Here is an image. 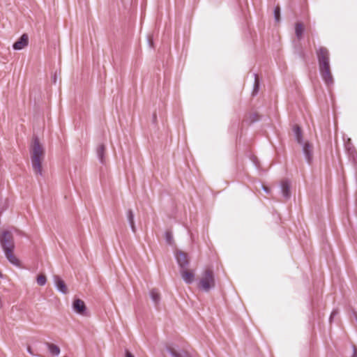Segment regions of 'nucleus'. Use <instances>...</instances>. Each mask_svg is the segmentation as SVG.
Listing matches in <instances>:
<instances>
[{"instance_id":"obj_1","label":"nucleus","mask_w":357,"mask_h":357,"mask_svg":"<svg viewBox=\"0 0 357 357\" xmlns=\"http://www.w3.org/2000/svg\"><path fill=\"white\" fill-rule=\"evenodd\" d=\"M316 52L321 77L327 85H331L333 82V79L329 64V52L326 47H320Z\"/></svg>"},{"instance_id":"obj_2","label":"nucleus","mask_w":357,"mask_h":357,"mask_svg":"<svg viewBox=\"0 0 357 357\" xmlns=\"http://www.w3.org/2000/svg\"><path fill=\"white\" fill-rule=\"evenodd\" d=\"M0 243L8 261L15 266L20 264V261L13 254L15 248L13 236L10 231H3L0 236Z\"/></svg>"},{"instance_id":"obj_3","label":"nucleus","mask_w":357,"mask_h":357,"mask_svg":"<svg viewBox=\"0 0 357 357\" xmlns=\"http://www.w3.org/2000/svg\"><path fill=\"white\" fill-rule=\"evenodd\" d=\"M31 158L33 171L36 174H42V161L44 158V149L38 138L33 139L31 146Z\"/></svg>"},{"instance_id":"obj_4","label":"nucleus","mask_w":357,"mask_h":357,"mask_svg":"<svg viewBox=\"0 0 357 357\" xmlns=\"http://www.w3.org/2000/svg\"><path fill=\"white\" fill-rule=\"evenodd\" d=\"M215 286V279L213 276V271L207 268L202 273L198 287L205 291H209L211 288Z\"/></svg>"},{"instance_id":"obj_5","label":"nucleus","mask_w":357,"mask_h":357,"mask_svg":"<svg viewBox=\"0 0 357 357\" xmlns=\"http://www.w3.org/2000/svg\"><path fill=\"white\" fill-rule=\"evenodd\" d=\"M181 275L183 280L188 284L192 283L195 280V271L187 268H182Z\"/></svg>"},{"instance_id":"obj_6","label":"nucleus","mask_w":357,"mask_h":357,"mask_svg":"<svg viewBox=\"0 0 357 357\" xmlns=\"http://www.w3.org/2000/svg\"><path fill=\"white\" fill-rule=\"evenodd\" d=\"M29 37L27 34L24 33L22 36L13 44V49L15 50H20L28 45Z\"/></svg>"},{"instance_id":"obj_7","label":"nucleus","mask_w":357,"mask_h":357,"mask_svg":"<svg viewBox=\"0 0 357 357\" xmlns=\"http://www.w3.org/2000/svg\"><path fill=\"white\" fill-rule=\"evenodd\" d=\"M176 259L179 266L182 268H185L188 264V257L185 252L183 251H178L176 252Z\"/></svg>"},{"instance_id":"obj_8","label":"nucleus","mask_w":357,"mask_h":357,"mask_svg":"<svg viewBox=\"0 0 357 357\" xmlns=\"http://www.w3.org/2000/svg\"><path fill=\"white\" fill-rule=\"evenodd\" d=\"M73 307L74 310L79 314H83L86 310L84 302L80 299L75 300Z\"/></svg>"},{"instance_id":"obj_9","label":"nucleus","mask_w":357,"mask_h":357,"mask_svg":"<svg viewBox=\"0 0 357 357\" xmlns=\"http://www.w3.org/2000/svg\"><path fill=\"white\" fill-rule=\"evenodd\" d=\"M304 31L305 25L303 22H298L295 24V33L298 40L303 38Z\"/></svg>"},{"instance_id":"obj_10","label":"nucleus","mask_w":357,"mask_h":357,"mask_svg":"<svg viewBox=\"0 0 357 357\" xmlns=\"http://www.w3.org/2000/svg\"><path fill=\"white\" fill-rule=\"evenodd\" d=\"M55 283L59 291H61L63 293L67 292V287L66 286V284L64 281L62 280L59 277H55Z\"/></svg>"},{"instance_id":"obj_11","label":"nucleus","mask_w":357,"mask_h":357,"mask_svg":"<svg viewBox=\"0 0 357 357\" xmlns=\"http://www.w3.org/2000/svg\"><path fill=\"white\" fill-rule=\"evenodd\" d=\"M47 346L52 355L58 356L60 354V348L57 345L47 342Z\"/></svg>"},{"instance_id":"obj_12","label":"nucleus","mask_w":357,"mask_h":357,"mask_svg":"<svg viewBox=\"0 0 357 357\" xmlns=\"http://www.w3.org/2000/svg\"><path fill=\"white\" fill-rule=\"evenodd\" d=\"M312 150V146L309 143H305L303 146V151L305 154L306 158L308 160V162H310L311 159Z\"/></svg>"},{"instance_id":"obj_13","label":"nucleus","mask_w":357,"mask_h":357,"mask_svg":"<svg viewBox=\"0 0 357 357\" xmlns=\"http://www.w3.org/2000/svg\"><path fill=\"white\" fill-rule=\"evenodd\" d=\"M151 296L155 303L158 302L160 300V294L156 289H152L150 292Z\"/></svg>"},{"instance_id":"obj_14","label":"nucleus","mask_w":357,"mask_h":357,"mask_svg":"<svg viewBox=\"0 0 357 357\" xmlns=\"http://www.w3.org/2000/svg\"><path fill=\"white\" fill-rule=\"evenodd\" d=\"M47 281L46 276L44 274H39L37 277V283L40 285L43 286L45 284Z\"/></svg>"},{"instance_id":"obj_15","label":"nucleus","mask_w":357,"mask_h":357,"mask_svg":"<svg viewBox=\"0 0 357 357\" xmlns=\"http://www.w3.org/2000/svg\"><path fill=\"white\" fill-rule=\"evenodd\" d=\"M127 215H128V218L130 222V224L131 225V227H132V230L134 231L135 230V224H134V215H133L132 211L131 210L128 211Z\"/></svg>"},{"instance_id":"obj_16","label":"nucleus","mask_w":357,"mask_h":357,"mask_svg":"<svg viewBox=\"0 0 357 357\" xmlns=\"http://www.w3.org/2000/svg\"><path fill=\"white\" fill-rule=\"evenodd\" d=\"M282 192L284 196L288 197L289 195V185L287 182L282 183Z\"/></svg>"},{"instance_id":"obj_17","label":"nucleus","mask_w":357,"mask_h":357,"mask_svg":"<svg viewBox=\"0 0 357 357\" xmlns=\"http://www.w3.org/2000/svg\"><path fill=\"white\" fill-rule=\"evenodd\" d=\"M98 154L100 155L101 160L102 161V155L105 152V146L104 145L100 146V147L98 148Z\"/></svg>"},{"instance_id":"obj_18","label":"nucleus","mask_w":357,"mask_h":357,"mask_svg":"<svg viewBox=\"0 0 357 357\" xmlns=\"http://www.w3.org/2000/svg\"><path fill=\"white\" fill-rule=\"evenodd\" d=\"M275 17L277 21L280 20V8L277 7L275 9Z\"/></svg>"},{"instance_id":"obj_19","label":"nucleus","mask_w":357,"mask_h":357,"mask_svg":"<svg viewBox=\"0 0 357 357\" xmlns=\"http://www.w3.org/2000/svg\"><path fill=\"white\" fill-rule=\"evenodd\" d=\"M296 135H297V140L300 143L301 142V136H300V129L298 127L296 128Z\"/></svg>"},{"instance_id":"obj_20","label":"nucleus","mask_w":357,"mask_h":357,"mask_svg":"<svg viewBox=\"0 0 357 357\" xmlns=\"http://www.w3.org/2000/svg\"><path fill=\"white\" fill-rule=\"evenodd\" d=\"M27 351H28L31 355H33V351H32V349H31V347H30V346H28V347H27Z\"/></svg>"},{"instance_id":"obj_21","label":"nucleus","mask_w":357,"mask_h":357,"mask_svg":"<svg viewBox=\"0 0 357 357\" xmlns=\"http://www.w3.org/2000/svg\"><path fill=\"white\" fill-rule=\"evenodd\" d=\"M126 357H134V356L132 354H130L129 351H127Z\"/></svg>"},{"instance_id":"obj_22","label":"nucleus","mask_w":357,"mask_h":357,"mask_svg":"<svg viewBox=\"0 0 357 357\" xmlns=\"http://www.w3.org/2000/svg\"><path fill=\"white\" fill-rule=\"evenodd\" d=\"M333 314H335V312H332L331 316H333Z\"/></svg>"},{"instance_id":"obj_23","label":"nucleus","mask_w":357,"mask_h":357,"mask_svg":"<svg viewBox=\"0 0 357 357\" xmlns=\"http://www.w3.org/2000/svg\"><path fill=\"white\" fill-rule=\"evenodd\" d=\"M0 277H1V274L0 273Z\"/></svg>"}]
</instances>
